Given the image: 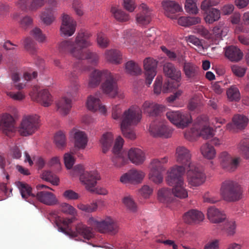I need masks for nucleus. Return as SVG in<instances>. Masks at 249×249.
Returning a JSON list of instances; mask_svg holds the SVG:
<instances>
[{"label": "nucleus", "mask_w": 249, "mask_h": 249, "mask_svg": "<svg viewBox=\"0 0 249 249\" xmlns=\"http://www.w3.org/2000/svg\"><path fill=\"white\" fill-rule=\"evenodd\" d=\"M97 41L99 46L103 48L107 47L109 44V40L106 36L102 33L98 34Z\"/></svg>", "instance_id": "57"}, {"label": "nucleus", "mask_w": 249, "mask_h": 249, "mask_svg": "<svg viewBox=\"0 0 249 249\" xmlns=\"http://www.w3.org/2000/svg\"><path fill=\"white\" fill-rule=\"evenodd\" d=\"M145 176L144 173L139 170L131 169L124 174L120 178V181L124 183L141 182Z\"/></svg>", "instance_id": "18"}, {"label": "nucleus", "mask_w": 249, "mask_h": 249, "mask_svg": "<svg viewBox=\"0 0 249 249\" xmlns=\"http://www.w3.org/2000/svg\"><path fill=\"white\" fill-rule=\"evenodd\" d=\"M143 67L145 71L146 83L150 85L156 75V60L151 57L143 60Z\"/></svg>", "instance_id": "19"}, {"label": "nucleus", "mask_w": 249, "mask_h": 249, "mask_svg": "<svg viewBox=\"0 0 249 249\" xmlns=\"http://www.w3.org/2000/svg\"><path fill=\"white\" fill-rule=\"evenodd\" d=\"M139 9L141 11L136 17L137 24L140 26L147 25L152 19L151 10L144 3L141 4Z\"/></svg>", "instance_id": "17"}, {"label": "nucleus", "mask_w": 249, "mask_h": 249, "mask_svg": "<svg viewBox=\"0 0 249 249\" xmlns=\"http://www.w3.org/2000/svg\"><path fill=\"white\" fill-rule=\"evenodd\" d=\"M123 143L124 140L123 138L120 136L118 137L113 149L114 156L112 158V162L114 165L118 167L122 166L127 161L124 157V153L122 150Z\"/></svg>", "instance_id": "9"}, {"label": "nucleus", "mask_w": 249, "mask_h": 249, "mask_svg": "<svg viewBox=\"0 0 249 249\" xmlns=\"http://www.w3.org/2000/svg\"><path fill=\"white\" fill-rule=\"evenodd\" d=\"M202 105L200 98L197 96H194L189 100L187 107L189 110L194 111L199 109Z\"/></svg>", "instance_id": "48"}, {"label": "nucleus", "mask_w": 249, "mask_h": 249, "mask_svg": "<svg viewBox=\"0 0 249 249\" xmlns=\"http://www.w3.org/2000/svg\"><path fill=\"white\" fill-rule=\"evenodd\" d=\"M207 216L210 221L213 223H221L226 218V215L223 211L213 206L208 208Z\"/></svg>", "instance_id": "25"}, {"label": "nucleus", "mask_w": 249, "mask_h": 249, "mask_svg": "<svg viewBox=\"0 0 249 249\" xmlns=\"http://www.w3.org/2000/svg\"><path fill=\"white\" fill-rule=\"evenodd\" d=\"M54 142L59 149L65 147L67 145V139L65 133L62 131L57 132L54 136Z\"/></svg>", "instance_id": "38"}, {"label": "nucleus", "mask_w": 249, "mask_h": 249, "mask_svg": "<svg viewBox=\"0 0 249 249\" xmlns=\"http://www.w3.org/2000/svg\"><path fill=\"white\" fill-rule=\"evenodd\" d=\"M177 161L182 164L173 167L169 173L166 180L169 186L182 187L184 184L183 175L185 171V166L187 168L193 166L191 164V154L190 151L183 146H178L176 150Z\"/></svg>", "instance_id": "1"}, {"label": "nucleus", "mask_w": 249, "mask_h": 249, "mask_svg": "<svg viewBox=\"0 0 249 249\" xmlns=\"http://www.w3.org/2000/svg\"><path fill=\"white\" fill-rule=\"evenodd\" d=\"M32 23L33 19L29 16L22 17L19 21L20 27L24 29H26Z\"/></svg>", "instance_id": "61"}, {"label": "nucleus", "mask_w": 249, "mask_h": 249, "mask_svg": "<svg viewBox=\"0 0 249 249\" xmlns=\"http://www.w3.org/2000/svg\"><path fill=\"white\" fill-rule=\"evenodd\" d=\"M22 197L27 198L28 196L35 197L36 195L32 193V188H19ZM37 199L41 202L48 205H53L57 203V200L51 192L42 191L36 195Z\"/></svg>", "instance_id": "6"}, {"label": "nucleus", "mask_w": 249, "mask_h": 249, "mask_svg": "<svg viewBox=\"0 0 249 249\" xmlns=\"http://www.w3.org/2000/svg\"><path fill=\"white\" fill-rule=\"evenodd\" d=\"M203 214L196 210L192 209L184 213V221L189 224H196L201 222L204 219Z\"/></svg>", "instance_id": "26"}, {"label": "nucleus", "mask_w": 249, "mask_h": 249, "mask_svg": "<svg viewBox=\"0 0 249 249\" xmlns=\"http://www.w3.org/2000/svg\"><path fill=\"white\" fill-rule=\"evenodd\" d=\"M113 140V135L110 132L104 134L100 140V142L103 147V152L106 153L110 147Z\"/></svg>", "instance_id": "39"}, {"label": "nucleus", "mask_w": 249, "mask_h": 249, "mask_svg": "<svg viewBox=\"0 0 249 249\" xmlns=\"http://www.w3.org/2000/svg\"><path fill=\"white\" fill-rule=\"evenodd\" d=\"M221 160V164L223 168H229L231 161V157L227 152H222L219 155Z\"/></svg>", "instance_id": "53"}, {"label": "nucleus", "mask_w": 249, "mask_h": 249, "mask_svg": "<svg viewBox=\"0 0 249 249\" xmlns=\"http://www.w3.org/2000/svg\"><path fill=\"white\" fill-rule=\"evenodd\" d=\"M83 49H81L80 53V56L78 57L77 59H87L91 65H96L99 59V55L96 53L92 52L89 50L84 51Z\"/></svg>", "instance_id": "31"}, {"label": "nucleus", "mask_w": 249, "mask_h": 249, "mask_svg": "<svg viewBox=\"0 0 249 249\" xmlns=\"http://www.w3.org/2000/svg\"><path fill=\"white\" fill-rule=\"evenodd\" d=\"M231 70L235 75L238 77H242L245 75L247 69L237 65H233Z\"/></svg>", "instance_id": "62"}, {"label": "nucleus", "mask_w": 249, "mask_h": 249, "mask_svg": "<svg viewBox=\"0 0 249 249\" xmlns=\"http://www.w3.org/2000/svg\"><path fill=\"white\" fill-rule=\"evenodd\" d=\"M142 118V111L138 107H131L125 110L122 118L121 129L124 136L129 139L134 140L136 135L130 127L137 125Z\"/></svg>", "instance_id": "3"}, {"label": "nucleus", "mask_w": 249, "mask_h": 249, "mask_svg": "<svg viewBox=\"0 0 249 249\" xmlns=\"http://www.w3.org/2000/svg\"><path fill=\"white\" fill-rule=\"evenodd\" d=\"M66 76L70 81V85L67 91V95L69 96H73L76 94L79 88V83L76 80L77 74L75 71H68L66 72Z\"/></svg>", "instance_id": "23"}, {"label": "nucleus", "mask_w": 249, "mask_h": 249, "mask_svg": "<svg viewBox=\"0 0 249 249\" xmlns=\"http://www.w3.org/2000/svg\"><path fill=\"white\" fill-rule=\"evenodd\" d=\"M30 35L39 42L42 43L45 41L46 36L39 28L36 27L34 28L31 31Z\"/></svg>", "instance_id": "51"}, {"label": "nucleus", "mask_w": 249, "mask_h": 249, "mask_svg": "<svg viewBox=\"0 0 249 249\" xmlns=\"http://www.w3.org/2000/svg\"><path fill=\"white\" fill-rule=\"evenodd\" d=\"M105 57L107 61L114 64H120L122 60L121 52L116 49L106 50L105 53Z\"/></svg>", "instance_id": "29"}, {"label": "nucleus", "mask_w": 249, "mask_h": 249, "mask_svg": "<svg viewBox=\"0 0 249 249\" xmlns=\"http://www.w3.org/2000/svg\"><path fill=\"white\" fill-rule=\"evenodd\" d=\"M232 122L237 129L242 130L247 126L249 119L245 115L236 114L233 117Z\"/></svg>", "instance_id": "37"}, {"label": "nucleus", "mask_w": 249, "mask_h": 249, "mask_svg": "<svg viewBox=\"0 0 249 249\" xmlns=\"http://www.w3.org/2000/svg\"><path fill=\"white\" fill-rule=\"evenodd\" d=\"M172 134V130L164 124L159 126L157 129V137L167 139L170 138Z\"/></svg>", "instance_id": "47"}, {"label": "nucleus", "mask_w": 249, "mask_h": 249, "mask_svg": "<svg viewBox=\"0 0 249 249\" xmlns=\"http://www.w3.org/2000/svg\"><path fill=\"white\" fill-rule=\"evenodd\" d=\"M172 192L175 196L179 198H185L188 196L185 188H172Z\"/></svg>", "instance_id": "56"}, {"label": "nucleus", "mask_w": 249, "mask_h": 249, "mask_svg": "<svg viewBox=\"0 0 249 249\" xmlns=\"http://www.w3.org/2000/svg\"><path fill=\"white\" fill-rule=\"evenodd\" d=\"M206 15L204 19L206 22L212 24L219 19L221 16V12L216 8H211L205 14Z\"/></svg>", "instance_id": "36"}, {"label": "nucleus", "mask_w": 249, "mask_h": 249, "mask_svg": "<svg viewBox=\"0 0 249 249\" xmlns=\"http://www.w3.org/2000/svg\"><path fill=\"white\" fill-rule=\"evenodd\" d=\"M222 230L225 231L228 235H233L235 231V222L232 220H229L226 218L222 223Z\"/></svg>", "instance_id": "43"}, {"label": "nucleus", "mask_w": 249, "mask_h": 249, "mask_svg": "<svg viewBox=\"0 0 249 249\" xmlns=\"http://www.w3.org/2000/svg\"><path fill=\"white\" fill-rule=\"evenodd\" d=\"M228 99L231 101H238L240 99V93L239 89L235 86H232L227 90Z\"/></svg>", "instance_id": "46"}, {"label": "nucleus", "mask_w": 249, "mask_h": 249, "mask_svg": "<svg viewBox=\"0 0 249 249\" xmlns=\"http://www.w3.org/2000/svg\"><path fill=\"white\" fill-rule=\"evenodd\" d=\"M70 136L73 139L75 147L83 149L86 147L88 137L85 132L77 128H73L70 132Z\"/></svg>", "instance_id": "13"}, {"label": "nucleus", "mask_w": 249, "mask_h": 249, "mask_svg": "<svg viewBox=\"0 0 249 249\" xmlns=\"http://www.w3.org/2000/svg\"><path fill=\"white\" fill-rule=\"evenodd\" d=\"M109 71L107 70L99 71L95 70L90 74L88 86L90 88L97 87L103 79H105Z\"/></svg>", "instance_id": "24"}, {"label": "nucleus", "mask_w": 249, "mask_h": 249, "mask_svg": "<svg viewBox=\"0 0 249 249\" xmlns=\"http://www.w3.org/2000/svg\"><path fill=\"white\" fill-rule=\"evenodd\" d=\"M197 0H186L185 9L187 12L196 14L198 13V9L196 2Z\"/></svg>", "instance_id": "50"}, {"label": "nucleus", "mask_w": 249, "mask_h": 249, "mask_svg": "<svg viewBox=\"0 0 249 249\" xmlns=\"http://www.w3.org/2000/svg\"><path fill=\"white\" fill-rule=\"evenodd\" d=\"M76 26V22L71 17L67 14H63L60 27L62 34L65 36H71L75 31Z\"/></svg>", "instance_id": "12"}, {"label": "nucleus", "mask_w": 249, "mask_h": 249, "mask_svg": "<svg viewBox=\"0 0 249 249\" xmlns=\"http://www.w3.org/2000/svg\"><path fill=\"white\" fill-rule=\"evenodd\" d=\"M45 3V0H32L30 1L29 11H36L42 7Z\"/></svg>", "instance_id": "59"}, {"label": "nucleus", "mask_w": 249, "mask_h": 249, "mask_svg": "<svg viewBox=\"0 0 249 249\" xmlns=\"http://www.w3.org/2000/svg\"><path fill=\"white\" fill-rule=\"evenodd\" d=\"M123 203L126 209L130 212L134 213L137 211V205L131 196H124L123 199Z\"/></svg>", "instance_id": "42"}, {"label": "nucleus", "mask_w": 249, "mask_h": 249, "mask_svg": "<svg viewBox=\"0 0 249 249\" xmlns=\"http://www.w3.org/2000/svg\"><path fill=\"white\" fill-rule=\"evenodd\" d=\"M198 67L191 62H184L183 71L186 76L189 79H196L198 74Z\"/></svg>", "instance_id": "33"}, {"label": "nucleus", "mask_w": 249, "mask_h": 249, "mask_svg": "<svg viewBox=\"0 0 249 249\" xmlns=\"http://www.w3.org/2000/svg\"><path fill=\"white\" fill-rule=\"evenodd\" d=\"M61 209L62 212L74 215L76 213L75 209L71 205L64 203L61 205Z\"/></svg>", "instance_id": "63"}, {"label": "nucleus", "mask_w": 249, "mask_h": 249, "mask_svg": "<svg viewBox=\"0 0 249 249\" xmlns=\"http://www.w3.org/2000/svg\"><path fill=\"white\" fill-rule=\"evenodd\" d=\"M25 48L31 53L34 54L36 51V43L30 37H27L24 40Z\"/></svg>", "instance_id": "52"}, {"label": "nucleus", "mask_w": 249, "mask_h": 249, "mask_svg": "<svg viewBox=\"0 0 249 249\" xmlns=\"http://www.w3.org/2000/svg\"><path fill=\"white\" fill-rule=\"evenodd\" d=\"M162 5L166 16L171 19H176L177 16L174 14L182 10L179 4L173 0L163 1Z\"/></svg>", "instance_id": "21"}, {"label": "nucleus", "mask_w": 249, "mask_h": 249, "mask_svg": "<svg viewBox=\"0 0 249 249\" xmlns=\"http://www.w3.org/2000/svg\"><path fill=\"white\" fill-rule=\"evenodd\" d=\"M92 44L89 35L87 33L79 32L77 34L75 41L66 40L61 42L59 45V51L62 53H69L77 59L80 56L81 49L86 48Z\"/></svg>", "instance_id": "2"}, {"label": "nucleus", "mask_w": 249, "mask_h": 249, "mask_svg": "<svg viewBox=\"0 0 249 249\" xmlns=\"http://www.w3.org/2000/svg\"><path fill=\"white\" fill-rule=\"evenodd\" d=\"M125 71L127 73L132 75L140 74L142 72L140 67L132 60L125 63Z\"/></svg>", "instance_id": "41"}, {"label": "nucleus", "mask_w": 249, "mask_h": 249, "mask_svg": "<svg viewBox=\"0 0 249 249\" xmlns=\"http://www.w3.org/2000/svg\"><path fill=\"white\" fill-rule=\"evenodd\" d=\"M40 18L45 25L51 24L55 19L53 9L50 8L45 9V11L42 13Z\"/></svg>", "instance_id": "40"}, {"label": "nucleus", "mask_w": 249, "mask_h": 249, "mask_svg": "<svg viewBox=\"0 0 249 249\" xmlns=\"http://www.w3.org/2000/svg\"><path fill=\"white\" fill-rule=\"evenodd\" d=\"M39 126L40 120L38 115H28L23 118L18 131L21 136L27 137L35 133Z\"/></svg>", "instance_id": "5"}, {"label": "nucleus", "mask_w": 249, "mask_h": 249, "mask_svg": "<svg viewBox=\"0 0 249 249\" xmlns=\"http://www.w3.org/2000/svg\"><path fill=\"white\" fill-rule=\"evenodd\" d=\"M0 130L6 135L11 136V134L15 131V121L11 115L5 114L1 116Z\"/></svg>", "instance_id": "16"}, {"label": "nucleus", "mask_w": 249, "mask_h": 249, "mask_svg": "<svg viewBox=\"0 0 249 249\" xmlns=\"http://www.w3.org/2000/svg\"><path fill=\"white\" fill-rule=\"evenodd\" d=\"M129 160L136 165L142 164L145 160V154L143 151L137 148H132L128 152Z\"/></svg>", "instance_id": "27"}, {"label": "nucleus", "mask_w": 249, "mask_h": 249, "mask_svg": "<svg viewBox=\"0 0 249 249\" xmlns=\"http://www.w3.org/2000/svg\"><path fill=\"white\" fill-rule=\"evenodd\" d=\"M30 96L33 101L41 104L45 107L50 106L53 102L52 97L47 89H43L38 92L34 90L30 93Z\"/></svg>", "instance_id": "15"}, {"label": "nucleus", "mask_w": 249, "mask_h": 249, "mask_svg": "<svg viewBox=\"0 0 249 249\" xmlns=\"http://www.w3.org/2000/svg\"><path fill=\"white\" fill-rule=\"evenodd\" d=\"M64 160L66 167L68 169H71L75 161L73 156L70 153H66L64 156Z\"/></svg>", "instance_id": "58"}, {"label": "nucleus", "mask_w": 249, "mask_h": 249, "mask_svg": "<svg viewBox=\"0 0 249 249\" xmlns=\"http://www.w3.org/2000/svg\"><path fill=\"white\" fill-rule=\"evenodd\" d=\"M198 135L199 136L202 137L204 139H210L213 136V129L209 126H204L201 129Z\"/></svg>", "instance_id": "54"}, {"label": "nucleus", "mask_w": 249, "mask_h": 249, "mask_svg": "<svg viewBox=\"0 0 249 249\" xmlns=\"http://www.w3.org/2000/svg\"><path fill=\"white\" fill-rule=\"evenodd\" d=\"M181 80V76L178 78H171V81L168 80L163 86L162 92L163 93H167L168 92L173 91L174 90H176L178 88L180 85V81Z\"/></svg>", "instance_id": "35"}, {"label": "nucleus", "mask_w": 249, "mask_h": 249, "mask_svg": "<svg viewBox=\"0 0 249 249\" xmlns=\"http://www.w3.org/2000/svg\"><path fill=\"white\" fill-rule=\"evenodd\" d=\"M240 147L244 158L249 160V140H244L241 142Z\"/></svg>", "instance_id": "55"}, {"label": "nucleus", "mask_w": 249, "mask_h": 249, "mask_svg": "<svg viewBox=\"0 0 249 249\" xmlns=\"http://www.w3.org/2000/svg\"><path fill=\"white\" fill-rule=\"evenodd\" d=\"M63 232L68 235L71 237H76L78 235L84 238L89 240L93 236L92 230L87 225L83 223H78L75 226V231L70 230V231H65V229L62 228Z\"/></svg>", "instance_id": "11"}, {"label": "nucleus", "mask_w": 249, "mask_h": 249, "mask_svg": "<svg viewBox=\"0 0 249 249\" xmlns=\"http://www.w3.org/2000/svg\"><path fill=\"white\" fill-rule=\"evenodd\" d=\"M80 182L86 187H94L97 181L100 179L99 173L96 171H86L79 177Z\"/></svg>", "instance_id": "20"}, {"label": "nucleus", "mask_w": 249, "mask_h": 249, "mask_svg": "<svg viewBox=\"0 0 249 249\" xmlns=\"http://www.w3.org/2000/svg\"><path fill=\"white\" fill-rule=\"evenodd\" d=\"M41 178L51 183L53 185L57 186L60 181L59 178L49 171H44L41 175Z\"/></svg>", "instance_id": "45"}, {"label": "nucleus", "mask_w": 249, "mask_h": 249, "mask_svg": "<svg viewBox=\"0 0 249 249\" xmlns=\"http://www.w3.org/2000/svg\"><path fill=\"white\" fill-rule=\"evenodd\" d=\"M187 169V180L190 185L197 186L201 185L205 181L206 176L199 171L197 167L193 165Z\"/></svg>", "instance_id": "10"}, {"label": "nucleus", "mask_w": 249, "mask_h": 249, "mask_svg": "<svg viewBox=\"0 0 249 249\" xmlns=\"http://www.w3.org/2000/svg\"><path fill=\"white\" fill-rule=\"evenodd\" d=\"M101 88L103 92L108 96L115 97L118 93V86L115 74L109 71L101 85Z\"/></svg>", "instance_id": "7"}, {"label": "nucleus", "mask_w": 249, "mask_h": 249, "mask_svg": "<svg viewBox=\"0 0 249 249\" xmlns=\"http://www.w3.org/2000/svg\"><path fill=\"white\" fill-rule=\"evenodd\" d=\"M225 56L231 62H238L243 56V53L235 46H230L226 48Z\"/></svg>", "instance_id": "28"}, {"label": "nucleus", "mask_w": 249, "mask_h": 249, "mask_svg": "<svg viewBox=\"0 0 249 249\" xmlns=\"http://www.w3.org/2000/svg\"><path fill=\"white\" fill-rule=\"evenodd\" d=\"M163 71L165 75L170 79H177L181 76L180 71L177 70L171 63L164 64L163 66Z\"/></svg>", "instance_id": "34"}, {"label": "nucleus", "mask_w": 249, "mask_h": 249, "mask_svg": "<svg viewBox=\"0 0 249 249\" xmlns=\"http://www.w3.org/2000/svg\"><path fill=\"white\" fill-rule=\"evenodd\" d=\"M110 11L111 15L119 22H126L130 19L129 14L126 13L117 5H112Z\"/></svg>", "instance_id": "30"}, {"label": "nucleus", "mask_w": 249, "mask_h": 249, "mask_svg": "<svg viewBox=\"0 0 249 249\" xmlns=\"http://www.w3.org/2000/svg\"><path fill=\"white\" fill-rule=\"evenodd\" d=\"M88 223L101 233H107L114 235L119 230L117 223L110 217H107L100 221L90 217L88 220Z\"/></svg>", "instance_id": "4"}, {"label": "nucleus", "mask_w": 249, "mask_h": 249, "mask_svg": "<svg viewBox=\"0 0 249 249\" xmlns=\"http://www.w3.org/2000/svg\"><path fill=\"white\" fill-rule=\"evenodd\" d=\"M220 194L224 200L234 202L242 198L243 191L241 188H221Z\"/></svg>", "instance_id": "14"}, {"label": "nucleus", "mask_w": 249, "mask_h": 249, "mask_svg": "<svg viewBox=\"0 0 249 249\" xmlns=\"http://www.w3.org/2000/svg\"><path fill=\"white\" fill-rule=\"evenodd\" d=\"M166 116L172 124L178 128H183L192 123L190 115L184 114L179 111L168 112Z\"/></svg>", "instance_id": "8"}, {"label": "nucleus", "mask_w": 249, "mask_h": 249, "mask_svg": "<svg viewBox=\"0 0 249 249\" xmlns=\"http://www.w3.org/2000/svg\"><path fill=\"white\" fill-rule=\"evenodd\" d=\"M87 106L89 110L93 112L98 110L100 113L105 114L107 111L105 106L102 105L98 94L88 97Z\"/></svg>", "instance_id": "22"}, {"label": "nucleus", "mask_w": 249, "mask_h": 249, "mask_svg": "<svg viewBox=\"0 0 249 249\" xmlns=\"http://www.w3.org/2000/svg\"><path fill=\"white\" fill-rule=\"evenodd\" d=\"M201 151L205 158L210 160L213 159L216 154L214 147L208 143H205L201 147Z\"/></svg>", "instance_id": "44"}, {"label": "nucleus", "mask_w": 249, "mask_h": 249, "mask_svg": "<svg viewBox=\"0 0 249 249\" xmlns=\"http://www.w3.org/2000/svg\"><path fill=\"white\" fill-rule=\"evenodd\" d=\"M124 112L125 111H124ZM123 115L124 114H122V107L120 105H116L113 107L112 111V117L114 119H120L122 121V118Z\"/></svg>", "instance_id": "60"}, {"label": "nucleus", "mask_w": 249, "mask_h": 249, "mask_svg": "<svg viewBox=\"0 0 249 249\" xmlns=\"http://www.w3.org/2000/svg\"><path fill=\"white\" fill-rule=\"evenodd\" d=\"M71 100L65 96L60 99L56 103L57 110L63 115H67L71 107Z\"/></svg>", "instance_id": "32"}, {"label": "nucleus", "mask_w": 249, "mask_h": 249, "mask_svg": "<svg viewBox=\"0 0 249 249\" xmlns=\"http://www.w3.org/2000/svg\"><path fill=\"white\" fill-rule=\"evenodd\" d=\"M123 6L129 12H132L136 7L135 0H124Z\"/></svg>", "instance_id": "64"}, {"label": "nucleus", "mask_w": 249, "mask_h": 249, "mask_svg": "<svg viewBox=\"0 0 249 249\" xmlns=\"http://www.w3.org/2000/svg\"><path fill=\"white\" fill-rule=\"evenodd\" d=\"M144 113L147 114L149 116H154L156 115V104L149 101H145L142 107Z\"/></svg>", "instance_id": "49"}]
</instances>
